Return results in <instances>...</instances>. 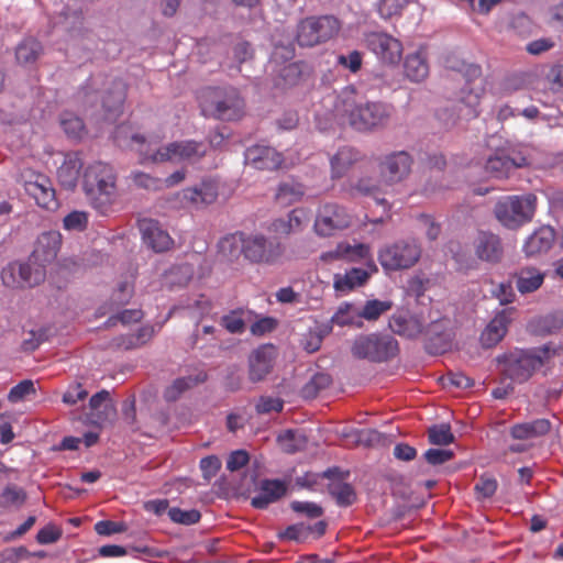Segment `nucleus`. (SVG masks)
Returning <instances> with one entry per match:
<instances>
[{"label": "nucleus", "instance_id": "obj_49", "mask_svg": "<svg viewBox=\"0 0 563 563\" xmlns=\"http://www.w3.org/2000/svg\"><path fill=\"white\" fill-rule=\"evenodd\" d=\"M88 225V214L84 211L74 210L63 219V227L67 231H85Z\"/></svg>", "mask_w": 563, "mask_h": 563}, {"label": "nucleus", "instance_id": "obj_52", "mask_svg": "<svg viewBox=\"0 0 563 563\" xmlns=\"http://www.w3.org/2000/svg\"><path fill=\"white\" fill-rule=\"evenodd\" d=\"M290 508L295 512L305 515L310 519H316L323 516V508L318 504L311 501L295 500L290 503Z\"/></svg>", "mask_w": 563, "mask_h": 563}, {"label": "nucleus", "instance_id": "obj_34", "mask_svg": "<svg viewBox=\"0 0 563 563\" xmlns=\"http://www.w3.org/2000/svg\"><path fill=\"white\" fill-rule=\"evenodd\" d=\"M246 235L243 233L229 234L220 240L218 247L221 256L230 262L236 261L241 254L244 255Z\"/></svg>", "mask_w": 563, "mask_h": 563}, {"label": "nucleus", "instance_id": "obj_8", "mask_svg": "<svg viewBox=\"0 0 563 563\" xmlns=\"http://www.w3.org/2000/svg\"><path fill=\"white\" fill-rule=\"evenodd\" d=\"M398 341L390 334L371 333L355 338L351 353L355 358L375 363L386 362L397 356Z\"/></svg>", "mask_w": 563, "mask_h": 563}, {"label": "nucleus", "instance_id": "obj_39", "mask_svg": "<svg viewBox=\"0 0 563 563\" xmlns=\"http://www.w3.org/2000/svg\"><path fill=\"white\" fill-rule=\"evenodd\" d=\"M386 185L380 177V180L374 179L372 177H363L360 178L355 185H353L352 189L357 191L363 196L373 197L379 205L386 203L384 198H379L378 195L384 192V187Z\"/></svg>", "mask_w": 563, "mask_h": 563}, {"label": "nucleus", "instance_id": "obj_6", "mask_svg": "<svg viewBox=\"0 0 563 563\" xmlns=\"http://www.w3.org/2000/svg\"><path fill=\"white\" fill-rule=\"evenodd\" d=\"M99 81V78H90L86 86L78 91L77 98L86 108H95L99 99H101L104 118L112 120L122 112L126 97V87L122 80L111 79L108 81L102 96H100L97 90Z\"/></svg>", "mask_w": 563, "mask_h": 563}, {"label": "nucleus", "instance_id": "obj_58", "mask_svg": "<svg viewBox=\"0 0 563 563\" xmlns=\"http://www.w3.org/2000/svg\"><path fill=\"white\" fill-rule=\"evenodd\" d=\"M424 460L433 466L444 464L454 457V452L446 449H429L423 454Z\"/></svg>", "mask_w": 563, "mask_h": 563}, {"label": "nucleus", "instance_id": "obj_43", "mask_svg": "<svg viewBox=\"0 0 563 563\" xmlns=\"http://www.w3.org/2000/svg\"><path fill=\"white\" fill-rule=\"evenodd\" d=\"M391 307L393 302L389 300L372 299L367 300L362 310H360V312H355V316L368 321H375L382 314L390 310Z\"/></svg>", "mask_w": 563, "mask_h": 563}, {"label": "nucleus", "instance_id": "obj_14", "mask_svg": "<svg viewBox=\"0 0 563 563\" xmlns=\"http://www.w3.org/2000/svg\"><path fill=\"white\" fill-rule=\"evenodd\" d=\"M413 159L406 151L386 155L379 163V173L386 186L402 181L411 172Z\"/></svg>", "mask_w": 563, "mask_h": 563}, {"label": "nucleus", "instance_id": "obj_9", "mask_svg": "<svg viewBox=\"0 0 563 563\" xmlns=\"http://www.w3.org/2000/svg\"><path fill=\"white\" fill-rule=\"evenodd\" d=\"M341 23L334 15L309 16L297 29V42L302 47H312L333 38Z\"/></svg>", "mask_w": 563, "mask_h": 563}, {"label": "nucleus", "instance_id": "obj_42", "mask_svg": "<svg viewBox=\"0 0 563 563\" xmlns=\"http://www.w3.org/2000/svg\"><path fill=\"white\" fill-rule=\"evenodd\" d=\"M328 490L339 506L347 507L356 500V493L349 483L333 482L328 486Z\"/></svg>", "mask_w": 563, "mask_h": 563}, {"label": "nucleus", "instance_id": "obj_51", "mask_svg": "<svg viewBox=\"0 0 563 563\" xmlns=\"http://www.w3.org/2000/svg\"><path fill=\"white\" fill-rule=\"evenodd\" d=\"M309 529L305 523H295L279 532L278 537L282 540L305 542L309 538Z\"/></svg>", "mask_w": 563, "mask_h": 563}, {"label": "nucleus", "instance_id": "obj_37", "mask_svg": "<svg viewBox=\"0 0 563 563\" xmlns=\"http://www.w3.org/2000/svg\"><path fill=\"white\" fill-rule=\"evenodd\" d=\"M303 194V187L300 184L284 181L278 186L275 199L280 206L287 207L299 201Z\"/></svg>", "mask_w": 563, "mask_h": 563}, {"label": "nucleus", "instance_id": "obj_56", "mask_svg": "<svg viewBox=\"0 0 563 563\" xmlns=\"http://www.w3.org/2000/svg\"><path fill=\"white\" fill-rule=\"evenodd\" d=\"M362 60L363 57L358 51H352L347 54H340L338 56V64L354 74L361 69Z\"/></svg>", "mask_w": 563, "mask_h": 563}, {"label": "nucleus", "instance_id": "obj_45", "mask_svg": "<svg viewBox=\"0 0 563 563\" xmlns=\"http://www.w3.org/2000/svg\"><path fill=\"white\" fill-rule=\"evenodd\" d=\"M332 383V378L327 373L314 374L309 382L305 384L301 389L305 398L312 399L318 396L321 390L328 388Z\"/></svg>", "mask_w": 563, "mask_h": 563}, {"label": "nucleus", "instance_id": "obj_16", "mask_svg": "<svg viewBox=\"0 0 563 563\" xmlns=\"http://www.w3.org/2000/svg\"><path fill=\"white\" fill-rule=\"evenodd\" d=\"M244 157L247 164L260 170H276L284 162L282 153L264 144L247 147Z\"/></svg>", "mask_w": 563, "mask_h": 563}, {"label": "nucleus", "instance_id": "obj_59", "mask_svg": "<svg viewBox=\"0 0 563 563\" xmlns=\"http://www.w3.org/2000/svg\"><path fill=\"white\" fill-rule=\"evenodd\" d=\"M19 277H20V263L19 262L9 263L1 271L2 283L7 287L18 288L19 287Z\"/></svg>", "mask_w": 563, "mask_h": 563}, {"label": "nucleus", "instance_id": "obj_62", "mask_svg": "<svg viewBox=\"0 0 563 563\" xmlns=\"http://www.w3.org/2000/svg\"><path fill=\"white\" fill-rule=\"evenodd\" d=\"M25 499L23 489L16 486H8L1 494V504L4 506L22 504Z\"/></svg>", "mask_w": 563, "mask_h": 563}, {"label": "nucleus", "instance_id": "obj_57", "mask_svg": "<svg viewBox=\"0 0 563 563\" xmlns=\"http://www.w3.org/2000/svg\"><path fill=\"white\" fill-rule=\"evenodd\" d=\"M30 394H35L34 383L30 379H25L11 388L8 399L11 402H18Z\"/></svg>", "mask_w": 563, "mask_h": 563}, {"label": "nucleus", "instance_id": "obj_63", "mask_svg": "<svg viewBox=\"0 0 563 563\" xmlns=\"http://www.w3.org/2000/svg\"><path fill=\"white\" fill-rule=\"evenodd\" d=\"M278 442L286 453L291 454L300 449L297 433L292 430H286L284 433L279 434Z\"/></svg>", "mask_w": 563, "mask_h": 563}, {"label": "nucleus", "instance_id": "obj_32", "mask_svg": "<svg viewBox=\"0 0 563 563\" xmlns=\"http://www.w3.org/2000/svg\"><path fill=\"white\" fill-rule=\"evenodd\" d=\"M45 266L40 262L31 261V256L26 263H20L19 287H34L45 280Z\"/></svg>", "mask_w": 563, "mask_h": 563}, {"label": "nucleus", "instance_id": "obj_50", "mask_svg": "<svg viewBox=\"0 0 563 563\" xmlns=\"http://www.w3.org/2000/svg\"><path fill=\"white\" fill-rule=\"evenodd\" d=\"M168 516L172 521L186 526L197 523L201 518V514L196 509L183 510L177 507L169 508Z\"/></svg>", "mask_w": 563, "mask_h": 563}, {"label": "nucleus", "instance_id": "obj_24", "mask_svg": "<svg viewBox=\"0 0 563 563\" xmlns=\"http://www.w3.org/2000/svg\"><path fill=\"white\" fill-rule=\"evenodd\" d=\"M555 241V231L549 225L536 230L526 241L523 251L527 256L533 257L551 250Z\"/></svg>", "mask_w": 563, "mask_h": 563}, {"label": "nucleus", "instance_id": "obj_13", "mask_svg": "<svg viewBox=\"0 0 563 563\" xmlns=\"http://www.w3.org/2000/svg\"><path fill=\"white\" fill-rule=\"evenodd\" d=\"M351 224L352 216L344 207L336 203H325L318 211L314 231L318 235L325 238L347 229Z\"/></svg>", "mask_w": 563, "mask_h": 563}, {"label": "nucleus", "instance_id": "obj_55", "mask_svg": "<svg viewBox=\"0 0 563 563\" xmlns=\"http://www.w3.org/2000/svg\"><path fill=\"white\" fill-rule=\"evenodd\" d=\"M284 408V401L280 398H274L268 396L260 397L255 409L260 415H266L271 412H280Z\"/></svg>", "mask_w": 563, "mask_h": 563}, {"label": "nucleus", "instance_id": "obj_10", "mask_svg": "<svg viewBox=\"0 0 563 563\" xmlns=\"http://www.w3.org/2000/svg\"><path fill=\"white\" fill-rule=\"evenodd\" d=\"M421 256V246L415 240H402L379 251L378 261L385 271L412 267Z\"/></svg>", "mask_w": 563, "mask_h": 563}, {"label": "nucleus", "instance_id": "obj_38", "mask_svg": "<svg viewBox=\"0 0 563 563\" xmlns=\"http://www.w3.org/2000/svg\"><path fill=\"white\" fill-rule=\"evenodd\" d=\"M89 407L96 417V422L104 421L108 415L114 411L113 405L110 404V393L104 389L90 398Z\"/></svg>", "mask_w": 563, "mask_h": 563}, {"label": "nucleus", "instance_id": "obj_44", "mask_svg": "<svg viewBox=\"0 0 563 563\" xmlns=\"http://www.w3.org/2000/svg\"><path fill=\"white\" fill-rule=\"evenodd\" d=\"M140 153V163L145 164L147 162L151 163H164L168 161H174L175 158V148L173 147V142L159 147L156 151H152L150 148L141 147L139 150Z\"/></svg>", "mask_w": 563, "mask_h": 563}, {"label": "nucleus", "instance_id": "obj_17", "mask_svg": "<svg viewBox=\"0 0 563 563\" xmlns=\"http://www.w3.org/2000/svg\"><path fill=\"white\" fill-rule=\"evenodd\" d=\"M275 349L273 345H262L249 356V379L252 383L263 382L274 368Z\"/></svg>", "mask_w": 563, "mask_h": 563}, {"label": "nucleus", "instance_id": "obj_54", "mask_svg": "<svg viewBox=\"0 0 563 563\" xmlns=\"http://www.w3.org/2000/svg\"><path fill=\"white\" fill-rule=\"evenodd\" d=\"M131 178L137 187L147 190H159L163 187V180L152 177L143 172H133L131 174Z\"/></svg>", "mask_w": 563, "mask_h": 563}, {"label": "nucleus", "instance_id": "obj_64", "mask_svg": "<svg viewBox=\"0 0 563 563\" xmlns=\"http://www.w3.org/2000/svg\"><path fill=\"white\" fill-rule=\"evenodd\" d=\"M250 461V455L245 450H236L232 452L227 460V468L231 472L239 471Z\"/></svg>", "mask_w": 563, "mask_h": 563}, {"label": "nucleus", "instance_id": "obj_15", "mask_svg": "<svg viewBox=\"0 0 563 563\" xmlns=\"http://www.w3.org/2000/svg\"><path fill=\"white\" fill-rule=\"evenodd\" d=\"M367 47L385 64L399 63L402 55V45L394 36L384 32H371L366 34Z\"/></svg>", "mask_w": 563, "mask_h": 563}, {"label": "nucleus", "instance_id": "obj_46", "mask_svg": "<svg viewBox=\"0 0 563 563\" xmlns=\"http://www.w3.org/2000/svg\"><path fill=\"white\" fill-rule=\"evenodd\" d=\"M428 439L431 444L439 446L448 445L455 440L448 423L433 424L428 428Z\"/></svg>", "mask_w": 563, "mask_h": 563}, {"label": "nucleus", "instance_id": "obj_21", "mask_svg": "<svg viewBox=\"0 0 563 563\" xmlns=\"http://www.w3.org/2000/svg\"><path fill=\"white\" fill-rule=\"evenodd\" d=\"M474 247L476 256L488 263H499L504 256L501 239L489 231L478 232Z\"/></svg>", "mask_w": 563, "mask_h": 563}, {"label": "nucleus", "instance_id": "obj_18", "mask_svg": "<svg viewBox=\"0 0 563 563\" xmlns=\"http://www.w3.org/2000/svg\"><path fill=\"white\" fill-rule=\"evenodd\" d=\"M137 227L144 243L156 253L166 252L173 245V239L162 229L158 221L142 219L139 220Z\"/></svg>", "mask_w": 563, "mask_h": 563}, {"label": "nucleus", "instance_id": "obj_29", "mask_svg": "<svg viewBox=\"0 0 563 563\" xmlns=\"http://www.w3.org/2000/svg\"><path fill=\"white\" fill-rule=\"evenodd\" d=\"M310 76V67L305 62L284 65L275 80L276 86L291 87Z\"/></svg>", "mask_w": 563, "mask_h": 563}, {"label": "nucleus", "instance_id": "obj_27", "mask_svg": "<svg viewBox=\"0 0 563 563\" xmlns=\"http://www.w3.org/2000/svg\"><path fill=\"white\" fill-rule=\"evenodd\" d=\"M82 167L81 158L78 153H69L65 156L64 163L57 170V178L65 189L73 190L77 186L80 169Z\"/></svg>", "mask_w": 563, "mask_h": 563}, {"label": "nucleus", "instance_id": "obj_5", "mask_svg": "<svg viewBox=\"0 0 563 563\" xmlns=\"http://www.w3.org/2000/svg\"><path fill=\"white\" fill-rule=\"evenodd\" d=\"M205 117L221 121H235L243 117L244 100L234 87H208L200 96Z\"/></svg>", "mask_w": 563, "mask_h": 563}, {"label": "nucleus", "instance_id": "obj_53", "mask_svg": "<svg viewBox=\"0 0 563 563\" xmlns=\"http://www.w3.org/2000/svg\"><path fill=\"white\" fill-rule=\"evenodd\" d=\"M407 5V0H379L377 3V11L384 19H389L393 15L399 14Z\"/></svg>", "mask_w": 563, "mask_h": 563}, {"label": "nucleus", "instance_id": "obj_31", "mask_svg": "<svg viewBox=\"0 0 563 563\" xmlns=\"http://www.w3.org/2000/svg\"><path fill=\"white\" fill-rule=\"evenodd\" d=\"M550 430L551 422L548 419H537L512 426L510 434L516 440H531L545 435Z\"/></svg>", "mask_w": 563, "mask_h": 563}, {"label": "nucleus", "instance_id": "obj_61", "mask_svg": "<svg viewBox=\"0 0 563 563\" xmlns=\"http://www.w3.org/2000/svg\"><path fill=\"white\" fill-rule=\"evenodd\" d=\"M474 489L482 498H490L496 493L497 481L493 477L483 475L478 478Z\"/></svg>", "mask_w": 563, "mask_h": 563}, {"label": "nucleus", "instance_id": "obj_33", "mask_svg": "<svg viewBox=\"0 0 563 563\" xmlns=\"http://www.w3.org/2000/svg\"><path fill=\"white\" fill-rule=\"evenodd\" d=\"M517 289L521 294L533 292L541 287L544 274L534 267H523L514 275Z\"/></svg>", "mask_w": 563, "mask_h": 563}, {"label": "nucleus", "instance_id": "obj_36", "mask_svg": "<svg viewBox=\"0 0 563 563\" xmlns=\"http://www.w3.org/2000/svg\"><path fill=\"white\" fill-rule=\"evenodd\" d=\"M173 147L177 161H198L207 153V146L203 143L192 140L173 142Z\"/></svg>", "mask_w": 563, "mask_h": 563}, {"label": "nucleus", "instance_id": "obj_12", "mask_svg": "<svg viewBox=\"0 0 563 563\" xmlns=\"http://www.w3.org/2000/svg\"><path fill=\"white\" fill-rule=\"evenodd\" d=\"M527 158L515 150L497 148L485 162V173L496 179H506L516 169L525 167Z\"/></svg>", "mask_w": 563, "mask_h": 563}, {"label": "nucleus", "instance_id": "obj_19", "mask_svg": "<svg viewBox=\"0 0 563 563\" xmlns=\"http://www.w3.org/2000/svg\"><path fill=\"white\" fill-rule=\"evenodd\" d=\"M24 188L41 208L52 211L58 208L55 189L46 176L37 175L34 180L25 181Z\"/></svg>", "mask_w": 563, "mask_h": 563}, {"label": "nucleus", "instance_id": "obj_3", "mask_svg": "<svg viewBox=\"0 0 563 563\" xmlns=\"http://www.w3.org/2000/svg\"><path fill=\"white\" fill-rule=\"evenodd\" d=\"M561 346L547 343L532 349H515L496 357L500 374L514 383L522 384L545 365L553 356L559 355Z\"/></svg>", "mask_w": 563, "mask_h": 563}, {"label": "nucleus", "instance_id": "obj_25", "mask_svg": "<svg viewBox=\"0 0 563 563\" xmlns=\"http://www.w3.org/2000/svg\"><path fill=\"white\" fill-rule=\"evenodd\" d=\"M390 330L401 336L417 338L423 332V323L417 317L409 313H396L389 319Z\"/></svg>", "mask_w": 563, "mask_h": 563}, {"label": "nucleus", "instance_id": "obj_30", "mask_svg": "<svg viewBox=\"0 0 563 563\" xmlns=\"http://www.w3.org/2000/svg\"><path fill=\"white\" fill-rule=\"evenodd\" d=\"M369 278V273L363 268L353 267L344 274L334 275V289L339 292L346 294L356 287L364 286Z\"/></svg>", "mask_w": 563, "mask_h": 563}, {"label": "nucleus", "instance_id": "obj_40", "mask_svg": "<svg viewBox=\"0 0 563 563\" xmlns=\"http://www.w3.org/2000/svg\"><path fill=\"white\" fill-rule=\"evenodd\" d=\"M41 53V43L35 38L29 37L18 45L15 49V57L20 64H31L38 58Z\"/></svg>", "mask_w": 563, "mask_h": 563}, {"label": "nucleus", "instance_id": "obj_1", "mask_svg": "<svg viewBox=\"0 0 563 563\" xmlns=\"http://www.w3.org/2000/svg\"><path fill=\"white\" fill-rule=\"evenodd\" d=\"M333 115L341 124L366 132L384 129L393 115V106L380 101L361 103L354 86H346L333 100Z\"/></svg>", "mask_w": 563, "mask_h": 563}, {"label": "nucleus", "instance_id": "obj_26", "mask_svg": "<svg viewBox=\"0 0 563 563\" xmlns=\"http://www.w3.org/2000/svg\"><path fill=\"white\" fill-rule=\"evenodd\" d=\"M451 345V335L442 321H435L426 329V349L431 354L444 353Z\"/></svg>", "mask_w": 563, "mask_h": 563}, {"label": "nucleus", "instance_id": "obj_22", "mask_svg": "<svg viewBox=\"0 0 563 563\" xmlns=\"http://www.w3.org/2000/svg\"><path fill=\"white\" fill-rule=\"evenodd\" d=\"M62 245V234L57 231L43 232L36 240L31 261L40 262L44 266L53 262Z\"/></svg>", "mask_w": 563, "mask_h": 563}, {"label": "nucleus", "instance_id": "obj_60", "mask_svg": "<svg viewBox=\"0 0 563 563\" xmlns=\"http://www.w3.org/2000/svg\"><path fill=\"white\" fill-rule=\"evenodd\" d=\"M220 323L231 333H242L245 328V323L238 311H231L230 313L223 316Z\"/></svg>", "mask_w": 563, "mask_h": 563}, {"label": "nucleus", "instance_id": "obj_2", "mask_svg": "<svg viewBox=\"0 0 563 563\" xmlns=\"http://www.w3.org/2000/svg\"><path fill=\"white\" fill-rule=\"evenodd\" d=\"M446 67L463 75L465 78V86L461 90L459 112L455 108H442L438 110L437 118L445 129L454 128L460 121L461 117L466 120L475 119L478 117V106L481 98L484 93L483 80L481 79L482 69L476 64H467L464 60L448 59Z\"/></svg>", "mask_w": 563, "mask_h": 563}, {"label": "nucleus", "instance_id": "obj_20", "mask_svg": "<svg viewBox=\"0 0 563 563\" xmlns=\"http://www.w3.org/2000/svg\"><path fill=\"white\" fill-rule=\"evenodd\" d=\"M515 312V308H506L494 317L481 334V343L484 347H493L505 338Z\"/></svg>", "mask_w": 563, "mask_h": 563}, {"label": "nucleus", "instance_id": "obj_4", "mask_svg": "<svg viewBox=\"0 0 563 563\" xmlns=\"http://www.w3.org/2000/svg\"><path fill=\"white\" fill-rule=\"evenodd\" d=\"M82 187L90 205L101 214H107L112 206L115 176L110 165L97 162L84 173Z\"/></svg>", "mask_w": 563, "mask_h": 563}, {"label": "nucleus", "instance_id": "obj_28", "mask_svg": "<svg viewBox=\"0 0 563 563\" xmlns=\"http://www.w3.org/2000/svg\"><path fill=\"white\" fill-rule=\"evenodd\" d=\"M362 158L361 153L351 146H343L331 157L332 178L343 177Z\"/></svg>", "mask_w": 563, "mask_h": 563}, {"label": "nucleus", "instance_id": "obj_41", "mask_svg": "<svg viewBox=\"0 0 563 563\" xmlns=\"http://www.w3.org/2000/svg\"><path fill=\"white\" fill-rule=\"evenodd\" d=\"M206 379V375H199L197 377H180L174 380L173 385L167 387L164 393V398L167 401H176L180 395L188 390L189 388L194 387L198 383H202Z\"/></svg>", "mask_w": 563, "mask_h": 563}, {"label": "nucleus", "instance_id": "obj_11", "mask_svg": "<svg viewBox=\"0 0 563 563\" xmlns=\"http://www.w3.org/2000/svg\"><path fill=\"white\" fill-rule=\"evenodd\" d=\"M285 246L277 238L263 234L247 235L244 245V257L255 264H276L284 255Z\"/></svg>", "mask_w": 563, "mask_h": 563}, {"label": "nucleus", "instance_id": "obj_35", "mask_svg": "<svg viewBox=\"0 0 563 563\" xmlns=\"http://www.w3.org/2000/svg\"><path fill=\"white\" fill-rule=\"evenodd\" d=\"M405 75L412 81H422L429 74V65L421 52L409 54L404 64Z\"/></svg>", "mask_w": 563, "mask_h": 563}, {"label": "nucleus", "instance_id": "obj_47", "mask_svg": "<svg viewBox=\"0 0 563 563\" xmlns=\"http://www.w3.org/2000/svg\"><path fill=\"white\" fill-rule=\"evenodd\" d=\"M355 312H360V310H356L351 303H344L339 307L338 311L331 318V321L339 325H356L361 328L363 321L355 316Z\"/></svg>", "mask_w": 563, "mask_h": 563}, {"label": "nucleus", "instance_id": "obj_23", "mask_svg": "<svg viewBox=\"0 0 563 563\" xmlns=\"http://www.w3.org/2000/svg\"><path fill=\"white\" fill-rule=\"evenodd\" d=\"M258 494L251 498V505L256 509H266L278 501L287 493V485L280 479H262L258 483Z\"/></svg>", "mask_w": 563, "mask_h": 563}, {"label": "nucleus", "instance_id": "obj_48", "mask_svg": "<svg viewBox=\"0 0 563 563\" xmlns=\"http://www.w3.org/2000/svg\"><path fill=\"white\" fill-rule=\"evenodd\" d=\"M60 124L64 132L73 139H80L85 132V124L82 120L73 113H64Z\"/></svg>", "mask_w": 563, "mask_h": 563}, {"label": "nucleus", "instance_id": "obj_7", "mask_svg": "<svg viewBox=\"0 0 563 563\" xmlns=\"http://www.w3.org/2000/svg\"><path fill=\"white\" fill-rule=\"evenodd\" d=\"M537 197L533 194L506 196L494 206L496 220L508 230H517L529 223L536 212Z\"/></svg>", "mask_w": 563, "mask_h": 563}]
</instances>
